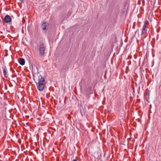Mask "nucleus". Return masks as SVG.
Masks as SVG:
<instances>
[{"mask_svg":"<svg viewBox=\"0 0 161 161\" xmlns=\"http://www.w3.org/2000/svg\"><path fill=\"white\" fill-rule=\"evenodd\" d=\"M49 24L46 22L43 23L41 25V27L43 33H45L47 32L49 28Z\"/></svg>","mask_w":161,"mask_h":161,"instance_id":"7ed1b4c3","label":"nucleus"},{"mask_svg":"<svg viewBox=\"0 0 161 161\" xmlns=\"http://www.w3.org/2000/svg\"><path fill=\"white\" fill-rule=\"evenodd\" d=\"M73 161H77L75 159H74L73 160Z\"/></svg>","mask_w":161,"mask_h":161,"instance_id":"1a4fd4ad","label":"nucleus"},{"mask_svg":"<svg viewBox=\"0 0 161 161\" xmlns=\"http://www.w3.org/2000/svg\"><path fill=\"white\" fill-rule=\"evenodd\" d=\"M91 87H89V88H88V89H91Z\"/></svg>","mask_w":161,"mask_h":161,"instance_id":"6e6552de","label":"nucleus"},{"mask_svg":"<svg viewBox=\"0 0 161 161\" xmlns=\"http://www.w3.org/2000/svg\"><path fill=\"white\" fill-rule=\"evenodd\" d=\"M146 25L147 23L146 22H145L144 23L142 29V32H141V34L142 35L145 33L146 32Z\"/></svg>","mask_w":161,"mask_h":161,"instance_id":"39448f33","label":"nucleus"},{"mask_svg":"<svg viewBox=\"0 0 161 161\" xmlns=\"http://www.w3.org/2000/svg\"><path fill=\"white\" fill-rule=\"evenodd\" d=\"M4 19L5 21L7 23L10 22L11 21V19L10 16L8 15L5 16Z\"/></svg>","mask_w":161,"mask_h":161,"instance_id":"20e7f679","label":"nucleus"},{"mask_svg":"<svg viewBox=\"0 0 161 161\" xmlns=\"http://www.w3.org/2000/svg\"><path fill=\"white\" fill-rule=\"evenodd\" d=\"M36 83L37 89L40 91H42L46 86L45 79L41 75L38 76V82Z\"/></svg>","mask_w":161,"mask_h":161,"instance_id":"f257e3e1","label":"nucleus"},{"mask_svg":"<svg viewBox=\"0 0 161 161\" xmlns=\"http://www.w3.org/2000/svg\"><path fill=\"white\" fill-rule=\"evenodd\" d=\"M19 63L21 65H24L25 64V60L23 58H21L20 59Z\"/></svg>","mask_w":161,"mask_h":161,"instance_id":"423d86ee","label":"nucleus"},{"mask_svg":"<svg viewBox=\"0 0 161 161\" xmlns=\"http://www.w3.org/2000/svg\"><path fill=\"white\" fill-rule=\"evenodd\" d=\"M46 48V46L43 43L41 42L40 43L39 46V53L41 56L44 55L45 53V50Z\"/></svg>","mask_w":161,"mask_h":161,"instance_id":"f03ea898","label":"nucleus"},{"mask_svg":"<svg viewBox=\"0 0 161 161\" xmlns=\"http://www.w3.org/2000/svg\"><path fill=\"white\" fill-rule=\"evenodd\" d=\"M3 69V74L4 77H6L7 75V72L6 71V70L4 67H2Z\"/></svg>","mask_w":161,"mask_h":161,"instance_id":"0eeeda50","label":"nucleus"}]
</instances>
